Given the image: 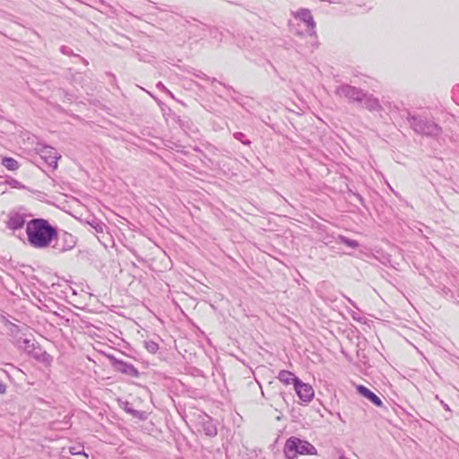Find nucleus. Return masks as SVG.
<instances>
[{
    "mask_svg": "<svg viewBox=\"0 0 459 459\" xmlns=\"http://www.w3.org/2000/svg\"><path fill=\"white\" fill-rule=\"evenodd\" d=\"M26 234L30 246L37 249L48 248L58 239L57 229L42 218L28 221Z\"/></svg>",
    "mask_w": 459,
    "mask_h": 459,
    "instance_id": "f257e3e1",
    "label": "nucleus"
},
{
    "mask_svg": "<svg viewBox=\"0 0 459 459\" xmlns=\"http://www.w3.org/2000/svg\"><path fill=\"white\" fill-rule=\"evenodd\" d=\"M407 120L410 126L417 134L426 136L437 137L442 134V128L433 121H429L421 117L408 114Z\"/></svg>",
    "mask_w": 459,
    "mask_h": 459,
    "instance_id": "f03ea898",
    "label": "nucleus"
},
{
    "mask_svg": "<svg viewBox=\"0 0 459 459\" xmlns=\"http://www.w3.org/2000/svg\"><path fill=\"white\" fill-rule=\"evenodd\" d=\"M284 454L288 459H295L298 455H316V449L309 442L291 437L285 443Z\"/></svg>",
    "mask_w": 459,
    "mask_h": 459,
    "instance_id": "7ed1b4c3",
    "label": "nucleus"
},
{
    "mask_svg": "<svg viewBox=\"0 0 459 459\" xmlns=\"http://www.w3.org/2000/svg\"><path fill=\"white\" fill-rule=\"evenodd\" d=\"M334 93L342 98H346L351 101L361 102L365 98V93L362 90L349 84H343L336 87Z\"/></svg>",
    "mask_w": 459,
    "mask_h": 459,
    "instance_id": "20e7f679",
    "label": "nucleus"
},
{
    "mask_svg": "<svg viewBox=\"0 0 459 459\" xmlns=\"http://www.w3.org/2000/svg\"><path fill=\"white\" fill-rule=\"evenodd\" d=\"M292 15L307 25V32L308 35H316V22L308 9L301 8L297 12L292 13Z\"/></svg>",
    "mask_w": 459,
    "mask_h": 459,
    "instance_id": "39448f33",
    "label": "nucleus"
},
{
    "mask_svg": "<svg viewBox=\"0 0 459 459\" xmlns=\"http://www.w3.org/2000/svg\"><path fill=\"white\" fill-rule=\"evenodd\" d=\"M295 391L299 396V398L304 402L308 403L314 397V389L308 384L303 383L299 379H295Z\"/></svg>",
    "mask_w": 459,
    "mask_h": 459,
    "instance_id": "423d86ee",
    "label": "nucleus"
},
{
    "mask_svg": "<svg viewBox=\"0 0 459 459\" xmlns=\"http://www.w3.org/2000/svg\"><path fill=\"white\" fill-rule=\"evenodd\" d=\"M39 153L45 162L51 168L56 169L57 160L60 158L56 149L50 146H43Z\"/></svg>",
    "mask_w": 459,
    "mask_h": 459,
    "instance_id": "0eeeda50",
    "label": "nucleus"
},
{
    "mask_svg": "<svg viewBox=\"0 0 459 459\" xmlns=\"http://www.w3.org/2000/svg\"><path fill=\"white\" fill-rule=\"evenodd\" d=\"M62 242L63 243L60 245L56 241V244L52 246L58 253H65L73 249L75 247L76 239L72 234L64 232L62 235Z\"/></svg>",
    "mask_w": 459,
    "mask_h": 459,
    "instance_id": "6e6552de",
    "label": "nucleus"
},
{
    "mask_svg": "<svg viewBox=\"0 0 459 459\" xmlns=\"http://www.w3.org/2000/svg\"><path fill=\"white\" fill-rule=\"evenodd\" d=\"M113 367L114 368L126 376L138 377H139V371L138 369L131 363H127L123 360L119 359H114L113 361Z\"/></svg>",
    "mask_w": 459,
    "mask_h": 459,
    "instance_id": "1a4fd4ad",
    "label": "nucleus"
},
{
    "mask_svg": "<svg viewBox=\"0 0 459 459\" xmlns=\"http://www.w3.org/2000/svg\"><path fill=\"white\" fill-rule=\"evenodd\" d=\"M201 426L205 435L209 437H215L217 435V427L210 416L204 414L201 417Z\"/></svg>",
    "mask_w": 459,
    "mask_h": 459,
    "instance_id": "9d476101",
    "label": "nucleus"
},
{
    "mask_svg": "<svg viewBox=\"0 0 459 459\" xmlns=\"http://www.w3.org/2000/svg\"><path fill=\"white\" fill-rule=\"evenodd\" d=\"M357 391L359 394L368 399L371 403H373L376 406L381 407L383 403L381 399L373 392H371L368 388L364 385H357Z\"/></svg>",
    "mask_w": 459,
    "mask_h": 459,
    "instance_id": "9b49d317",
    "label": "nucleus"
},
{
    "mask_svg": "<svg viewBox=\"0 0 459 459\" xmlns=\"http://www.w3.org/2000/svg\"><path fill=\"white\" fill-rule=\"evenodd\" d=\"M7 227L11 230L22 229L25 224L24 216L20 213L11 214L6 222Z\"/></svg>",
    "mask_w": 459,
    "mask_h": 459,
    "instance_id": "f8f14e48",
    "label": "nucleus"
},
{
    "mask_svg": "<svg viewBox=\"0 0 459 459\" xmlns=\"http://www.w3.org/2000/svg\"><path fill=\"white\" fill-rule=\"evenodd\" d=\"M364 107L368 109L369 111H379L381 110L382 107L377 98H374L372 96H367L365 94L364 98Z\"/></svg>",
    "mask_w": 459,
    "mask_h": 459,
    "instance_id": "ddd939ff",
    "label": "nucleus"
},
{
    "mask_svg": "<svg viewBox=\"0 0 459 459\" xmlns=\"http://www.w3.org/2000/svg\"><path fill=\"white\" fill-rule=\"evenodd\" d=\"M278 379L286 385H289L292 382L293 385H295V379L299 378L295 377L294 374L291 373L290 371L281 370L278 376Z\"/></svg>",
    "mask_w": 459,
    "mask_h": 459,
    "instance_id": "4468645a",
    "label": "nucleus"
},
{
    "mask_svg": "<svg viewBox=\"0 0 459 459\" xmlns=\"http://www.w3.org/2000/svg\"><path fill=\"white\" fill-rule=\"evenodd\" d=\"M2 165L4 166L9 170H16L19 169V163L16 160L11 157H4L2 160Z\"/></svg>",
    "mask_w": 459,
    "mask_h": 459,
    "instance_id": "2eb2a0df",
    "label": "nucleus"
},
{
    "mask_svg": "<svg viewBox=\"0 0 459 459\" xmlns=\"http://www.w3.org/2000/svg\"><path fill=\"white\" fill-rule=\"evenodd\" d=\"M144 347L152 354L156 353L159 350V344L154 341H145Z\"/></svg>",
    "mask_w": 459,
    "mask_h": 459,
    "instance_id": "dca6fc26",
    "label": "nucleus"
},
{
    "mask_svg": "<svg viewBox=\"0 0 459 459\" xmlns=\"http://www.w3.org/2000/svg\"><path fill=\"white\" fill-rule=\"evenodd\" d=\"M339 240L341 243L347 245L350 247L356 248L359 247L358 241L354 239H350L344 236H339Z\"/></svg>",
    "mask_w": 459,
    "mask_h": 459,
    "instance_id": "f3484780",
    "label": "nucleus"
},
{
    "mask_svg": "<svg viewBox=\"0 0 459 459\" xmlns=\"http://www.w3.org/2000/svg\"><path fill=\"white\" fill-rule=\"evenodd\" d=\"M126 411L134 416V418L143 420L144 419V412L141 411L134 410L127 405L125 408Z\"/></svg>",
    "mask_w": 459,
    "mask_h": 459,
    "instance_id": "a211bd4d",
    "label": "nucleus"
},
{
    "mask_svg": "<svg viewBox=\"0 0 459 459\" xmlns=\"http://www.w3.org/2000/svg\"><path fill=\"white\" fill-rule=\"evenodd\" d=\"M90 225L91 226V228H93L95 230L96 232L98 233H101L104 231V229L106 227V225L100 221H97V220H93L91 222H90Z\"/></svg>",
    "mask_w": 459,
    "mask_h": 459,
    "instance_id": "6ab92c4d",
    "label": "nucleus"
},
{
    "mask_svg": "<svg viewBox=\"0 0 459 459\" xmlns=\"http://www.w3.org/2000/svg\"><path fill=\"white\" fill-rule=\"evenodd\" d=\"M234 138L240 141L242 143L246 145L250 144V141L245 139V134L241 132H237L233 134Z\"/></svg>",
    "mask_w": 459,
    "mask_h": 459,
    "instance_id": "aec40b11",
    "label": "nucleus"
},
{
    "mask_svg": "<svg viewBox=\"0 0 459 459\" xmlns=\"http://www.w3.org/2000/svg\"><path fill=\"white\" fill-rule=\"evenodd\" d=\"M69 451L72 455H83L85 457H88V455L85 453H83L82 449L79 446H71L69 448Z\"/></svg>",
    "mask_w": 459,
    "mask_h": 459,
    "instance_id": "412c9836",
    "label": "nucleus"
},
{
    "mask_svg": "<svg viewBox=\"0 0 459 459\" xmlns=\"http://www.w3.org/2000/svg\"><path fill=\"white\" fill-rule=\"evenodd\" d=\"M156 87H157L160 91H162L166 92L167 94H169L170 97H173V94L171 93V91H169L165 87V85H164L161 82H159L156 84Z\"/></svg>",
    "mask_w": 459,
    "mask_h": 459,
    "instance_id": "4be33fe9",
    "label": "nucleus"
},
{
    "mask_svg": "<svg viewBox=\"0 0 459 459\" xmlns=\"http://www.w3.org/2000/svg\"><path fill=\"white\" fill-rule=\"evenodd\" d=\"M193 75L200 79L210 81V78L206 76L203 72L194 73Z\"/></svg>",
    "mask_w": 459,
    "mask_h": 459,
    "instance_id": "5701e85b",
    "label": "nucleus"
},
{
    "mask_svg": "<svg viewBox=\"0 0 459 459\" xmlns=\"http://www.w3.org/2000/svg\"><path fill=\"white\" fill-rule=\"evenodd\" d=\"M60 50L65 55L70 54V51H71V49L68 47H65V46H62Z\"/></svg>",
    "mask_w": 459,
    "mask_h": 459,
    "instance_id": "b1692460",
    "label": "nucleus"
},
{
    "mask_svg": "<svg viewBox=\"0 0 459 459\" xmlns=\"http://www.w3.org/2000/svg\"><path fill=\"white\" fill-rule=\"evenodd\" d=\"M6 392V385L3 382H0V394H4Z\"/></svg>",
    "mask_w": 459,
    "mask_h": 459,
    "instance_id": "393cba45",
    "label": "nucleus"
},
{
    "mask_svg": "<svg viewBox=\"0 0 459 459\" xmlns=\"http://www.w3.org/2000/svg\"><path fill=\"white\" fill-rule=\"evenodd\" d=\"M338 459H348V458L345 457L343 455H341Z\"/></svg>",
    "mask_w": 459,
    "mask_h": 459,
    "instance_id": "a878e982",
    "label": "nucleus"
},
{
    "mask_svg": "<svg viewBox=\"0 0 459 459\" xmlns=\"http://www.w3.org/2000/svg\"><path fill=\"white\" fill-rule=\"evenodd\" d=\"M444 408H445L446 411H449V407L447 406V404H445V405H444Z\"/></svg>",
    "mask_w": 459,
    "mask_h": 459,
    "instance_id": "bb28decb",
    "label": "nucleus"
}]
</instances>
